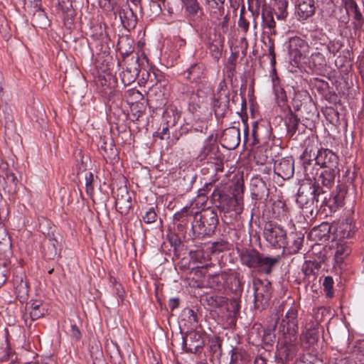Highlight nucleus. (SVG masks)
Wrapping results in <instances>:
<instances>
[{
  "label": "nucleus",
  "instance_id": "37998d69",
  "mask_svg": "<svg viewBox=\"0 0 364 364\" xmlns=\"http://www.w3.org/2000/svg\"><path fill=\"white\" fill-rule=\"evenodd\" d=\"M230 364H245L244 356L237 348L231 350Z\"/></svg>",
  "mask_w": 364,
  "mask_h": 364
},
{
  "label": "nucleus",
  "instance_id": "e433bc0d",
  "mask_svg": "<svg viewBox=\"0 0 364 364\" xmlns=\"http://www.w3.org/2000/svg\"><path fill=\"white\" fill-rule=\"evenodd\" d=\"M320 264L316 262L305 261L301 267V271L305 277H310L315 275V270H318Z\"/></svg>",
  "mask_w": 364,
  "mask_h": 364
},
{
  "label": "nucleus",
  "instance_id": "f257e3e1",
  "mask_svg": "<svg viewBox=\"0 0 364 364\" xmlns=\"http://www.w3.org/2000/svg\"><path fill=\"white\" fill-rule=\"evenodd\" d=\"M218 218L210 209L199 210L197 207H183V238L204 237L214 232Z\"/></svg>",
  "mask_w": 364,
  "mask_h": 364
},
{
  "label": "nucleus",
  "instance_id": "dca6fc26",
  "mask_svg": "<svg viewBox=\"0 0 364 364\" xmlns=\"http://www.w3.org/2000/svg\"><path fill=\"white\" fill-rule=\"evenodd\" d=\"M229 95L226 90H220L213 103V109L216 117H223L229 109Z\"/></svg>",
  "mask_w": 364,
  "mask_h": 364
},
{
  "label": "nucleus",
  "instance_id": "412c9836",
  "mask_svg": "<svg viewBox=\"0 0 364 364\" xmlns=\"http://www.w3.org/2000/svg\"><path fill=\"white\" fill-rule=\"evenodd\" d=\"M331 227L328 223H323L320 225L314 228L311 232V237L314 240L326 242L330 239Z\"/></svg>",
  "mask_w": 364,
  "mask_h": 364
},
{
  "label": "nucleus",
  "instance_id": "4be33fe9",
  "mask_svg": "<svg viewBox=\"0 0 364 364\" xmlns=\"http://www.w3.org/2000/svg\"><path fill=\"white\" fill-rule=\"evenodd\" d=\"M297 12L300 17L307 18L315 12L314 0H298Z\"/></svg>",
  "mask_w": 364,
  "mask_h": 364
},
{
  "label": "nucleus",
  "instance_id": "680f3d73",
  "mask_svg": "<svg viewBox=\"0 0 364 364\" xmlns=\"http://www.w3.org/2000/svg\"><path fill=\"white\" fill-rule=\"evenodd\" d=\"M93 179V176L92 173H89V177L86 176V188L87 191H89L90 190H92V182Z\"/></svg>",
  "mask_w": 364,
  "mask_h": 364
},
{
  "label": "nucleus",
  "instance_id": "ddd939ff",
  "mask_svg": "<svg viewBox=\"0 0 364 364\" xmlns=\"http://www.w3.org/2000/svg\"><path fill=\"white\" fill-rule=\"evenodd\" d=\"M186 334L183 336V350L186 352H190L196 354L202 349L203 341L200 335L195 330L183 331Z\"/></svg>",
  "mask_w": 364,
  "mask_h": 364
},
{
  "label": "nucleus",
  "instance_id": "864d4df0",
  "mask_svg": "<svg viewBox=\"0 0 364 364\" xmlns=\"http://www.w3.org/2000/svg\"><path fill=\"white\" fill-rule=\"evenodd\" d=\"M267 40H268V44H269L268 52H269V55H271V57H272L271 62L274 63L276 55L274 53V40L269 36H267Z\"/></svg>",
  "mask_w": 364,
  "mask_h": 364
},
{
  "label": "nucleus",
  "instance_id": "39448f33",
  "mask_svg": "<svg viewBox=\"0 0 364 364\" xmlns=\"http://www.w3.org/2000/svg\"><path fill=\"white\" fill-rule=\"evenodd\" d=\"M255 308L262 310L266 308L272 297V284L267 280L258 278L253 279Z\"/></svg>",
  "mask_w": 364,
  "mask_h": 364
},
{
  "label": "nucleus",
  "instance_id": "473e14b6",
  "mask_svg": "<svg viewBox=\"0 0 364 364\" xmlns=\"http://www.w3.org/2000/svg\"><path fill=\"white\" fill-rule=\"evenodd\" d=\"M350 247L346 243H337L335 250V259L336 262H342L344 258L350 255Z\"/></svg>",
  "mask_w": 364,
  "mask_h": 364
},
{
  "label": "nucleus",
  "instance_id": "6e6552de",
  "mask_svg": "<svg viewBox=\"0 0 364 364\" xmlns=\"http://www.w3.org/2000/svg\"><path fill=\"white\" fill-rule=\"evenodd\" d=\"M289 54L290 58L296 64L309 59V46L306 42L298 36L292 37L289 41Z\"/></svg>",
  "mask_w": 364,
  "mask_h": 364
},
{
  "label": "nucleus",
  "instance_id": "e2e57ef3",
  "mask_svg": "<svg viewBox=\"0 0 364 364\" xmlns=\"http://www.w3.org/2000/svg\"><path fill=\"white\" fill-rule=\"evenodd\" d=\"M168 129L167 127L163 128L162 131L161 132H157L154 136L159 137L161 139H164L165 136L168 135Z\"/></svg>",
  "mask_w": 364,
  "mask_h": 364
},
{
  "label": "nucleus",
  "instance_id": "58836bf2",
  "mask_svg": "<svg viewBox=\"0 0 364 364\" xmlns=\"http://www.w3.org/2000/svg\"><path fill=\"white\" fill-rule=\"evenodd\" d=\"M0 33L3 38L9 39L11 36V30L6 18L0 14Z\"/></svg>",
  "mask_w": 364,
  "mask_h": 364
},
{
  "label": "nucleus",
  "instance_id": "2f4dec72",
  "mask_svg": "<svg viewBox=\"0 0 364 364\" xmlns=\"http://www.w3.org/2000/svg\"><path fill=\"white\" fill-rule=\"evenodd\" d=\"M299 122V118H298L297 116L291 112L287 116L285 124L287 133L291 137L293 136L298 130Z\"/></svg>",
  "mask_w": 364,
  "mask_h": 364
},
{
  "label": "nucleus",
  "instance_id": "9b49d317",
  "mask_svg": "<svg viewBox=\"0 0 364 364\" xmlns=\"http://www.w3.org/2000/svg\"><path fill=\"white\" fill-rule=\"evenodd\" d=\"M313 156H314L315 165L319 166L321 168L339 169L338 156L330 149H318L316 155L314 153Z\"/></svg>",
  "mask_w": 364,
  "mask_h": 364
},
{
  "label": "nucleus",
  "instance_id": "2eb2a0df",
  "mask_svg": "<svg viewBox=\"0 0 364 364\" xmlns=\"http://www.w3.org/2000/svg\"><path fill=\"white\" fill-rule=\"evenodd\" d=\"M274 173L283 179H289L294 176V162L292 158H283L277 160L274 166Z\"/></svg>",
  "mask_w": 364,
  "mask_h": 364
},
{
  "label": "nucleus",
  "instance_id": "a18cd8bd",
  "mask_svg": "<svg viewBox=\"0 0 364 364\" xmlns=\"http://www.w3.org/2000/svg\"><path fill=\"white\" fill-rule=\"evenodd\" d=\"M333 279L331 277H326L323 279V290L326 293V295L328 297H332L333 292Z\"/></svg>",
  "mask_w": 364,
  "mask_h": 364
},
{
  "label": "nucleus",
  "instance_id": "13d9d810",
  "mask_svg": "<svg viewBox=\"0 0 364 364\" xmlns=\"http://www.w3.org/2000/svg\"><path fill=\"white\" fill-rule=\"evenodd\" d=\"M180 303L181 301L179 298L171 299L168 301V306L171 311H173L175 309L178 308L180 306Z\"/></svg>",
  "mask_w": 364,
  "mask_h": 364
},
{
  "label": "nucleus",
  "instance_id": "6ab92c4d",
  "mask_svg": "<svg viewBox=\"0 0 364 364\" xmlns=\"http://www.w3.org/2000/svg\"><path fill=\"white\" fill-rule=\"evenodd\" d=\"M14 287L16 298L21 301L23 302L28 298V286L27 282L23 280L21 277L16 276L13 279Z\"/></svg>",
  "mask_w": 364,
  "mask_h": 364
},
{
  "label": "nucleus",
  "instance_id": "393cba45",
  "mask_svg": "<svg viewBox=\"0 0 364 364\" xmlns=\"http://www.w3.org/2000/svg\"><path fill=\"white\" fill-rule=\"evenodd\" d=\"M346 193L347 191L344 186H336V192L333 193L331 197L329 198V203L332 205L333 209L342 207L344 205Z\"/></svg>",
  "mask_w": 364,
  "mask_h": 364
},
{
  "label": "nucleus",
  "instance_id": "4c0bfd02",
  "mask_svg": "<svg viewBox=\"0 0 364 364\" xmlns=\"http://www.w3.org/2000/svg\"><path fill=\"white\" fill-rule=\"evenodd\" d=\"M272 86L276 97L282 102L286 101V92L284 88L280 85L279 78L277 76L272 77Z\"/></svg>",
  "mask_w": 364,
  "mask_h": 364
},
{
  "label": "nucleus",
  "instance_id": "de8ad7c7",
  "mask_svg": "<svg viewBox=\"0 0 364 364\" xmlns=\"http://www.w3.org/2000/svg\"><path fill=\"white\" fill-rule=\"evenodd\" d=\"M306 197L304 193H299L296 198V202L301 206L304 211L307 212L309 209H311L312 204H309L311 201L308 200Z\"/></svg>",
  "mask_w": 364,
  "mask_h": 364
},
{
  "label": "nucleus",
  "instance_id": "6e6d98bb",
  "mask_svg": "<svg viewBox=\"0 0 364 364\" xmlns=\"http://www.w3.org/2000/svg\"><path fill=\"white\" fill-rule=\"evenodd\" d=\"M71 336L77 341L80 340L81 338V333L79 328L75 324L72 325L71 326Z\"/></svg>",
  "mask_w": 364,
  "mask_h": 364
},
{
  "label": "nucleus",
  "instance_id": "20e7f679",
  "mask_svg": "<svg viewBox=\"0 0 364 364\" xmlns=\"http://www.w3.org/2000/svg\"><path fill=\"white\" fill-rule=\"evenodd\" d=\"M299 331L298 309L291 306L286 313L279 325V333L284 338H289V342H294Z\"/></svg>",
  "mask_w": 364,
  "mask_h": 364
},
{
  "label": "nucleus",
  "instance_id": "3c124183",
  "mask_svg": "<svg viewBox=\"0 0 364 364\" xmlns=\"http://www.w3.org/2000/svg\"><path fill=\"white\" fill-rule=\"evenodd\" d=\"M206 300L209 305L212 306H218L224 302L225 298L218 296H210L206 298Z\"/></svg>",
  "mask_w": 364,
  "mask_h": 364
},
{
  "label": "nucleus",
  "instance_id": "5701e85b",
  "mask_svg": "<svg viewBox=\"0 0 364 364\" xmlns=\"http://www.w3.org/2000/svg\"><path fill=\"white\" fill-rule=\"evenodd\" d=\"M325 193L326 192L320 186H316V184H314L311 192L312 198L311 203L312 205L316 203V206H318V204L320 203L321 207L326 205L333 209L332 205L329 203V199L328 200L326 196H323Z\"/></svg>",
  "mask_w": 364,
  "mask_h": 364
},
{
  "label": "nucleus",
  "instance_id": "774afa93",
  "mask_svg": "<svg viewBox=\"0 0 364 364\" xmlns=\"http://www.w3.org/2000/svg\"><path fill=\"white\" fill-rule=\"evenodd\" d=\"M255 364H267V362L263 358H257L255 362Z\"/></svg>",
  "mask_w": 364,
  "mask_h": 364
},
{
  "label": "nucleus",
  "instance_id": "bf43d9fd",
  "mask_svg": "<svg viewBox=\"0 0 364 364\" xmlns=\"http://www.w3.org/2000/svg\"><path fill=\"white\" fill-rule=\"evenodd\" d=\"M41 0H24L25 5L31 6L34 9L41 7Z\"/></svg>",
  "mask_w": 364,
  "mask_h": 364
},
{
  "label": "nucleus",
  "instance_id": "ea45409f",
  "mask_svg": "<svg viewBox=\"0 0 364 364\" xmlns=\"http://www.w3.org/2000/svg\"><path fill=\"white\" fill-rule=\"evenodd\" d=\"M237 25L242 29L244 33H247L249 31L250 21L246 17V11L245 6H242L240 12V18Z\"/></svg>",
  "mask_w": 364,
  "mask_h": 364
},
{
  "label": "nucleus",
  "instance_id": "0eeeda50",
  "mask_svg": "<svg viewBox=\"0 0 364 364\" xmlns=\"http://www.w3.org/2000/svg\"><path fill=\"white\" fill-rule=\"evenodd\" d=\"M263 235L265 240L276 247L284 248L288 245L286 230L272 221L264 225Z\"/></svg>",
  "mask_w": 364,
  "mask_h": 364
},
{
  "label": "nucleus",
  "instance_id": "603ef678",
  "mask_svg": "<svg viewBox=\"0 0 364 364\" xmlns=\"http://www.w3.org/2000/svg\"><path fill=\"white\" fill-rule=\"evenodd\" d=\"M227 248V242L225 241L215 242L212 244L213 252H220Z\"/></svg>",
  "mask_w": 364,
  "mask_h": 364
},
{
  "label": "nucleus",
  "instance_id": "09e8293b",
  "mask_svg": "<svg viewBox=\"0 0 364 364\" xmlns=\"http://www.w3.org/2000/svg\"><path fill=\"white\" fill-rule=\"evenodd\" d=\"M121 77L124 85H129L135 81L136 75L132 74L130 70L127 69L122 72Z\"/></svg>",
  "mask_w": 364,
  "mask_h": 364
},
{
  "label": "nucleus",
  "instance_id": "49530a36",
  "mask_svg": "<svg viewBox=\"0 0 364 364\" xmlns=\"http://www.w3.org/2000/svg\"><path fill=\"white\" fill-rule=\"evenodd\" d=\"M187 73V78H189L190 80L193 78V80L195 81L200 77L201 74V68L200 65L194 64L191 65L189 69H188Z\"/></svg>",
  "mask_w": 364,
  "mask_h": 364
},
{
  "label": "nucleus",
  "instance_id": "7c9ffc66",
  "mask_svg": "<svg viewBox=\"0 0 364 364\" xmlns=\"http://www.w3.org/2000/svg\"><path fill=\"white\" fill-rule=\"evenodd\" d=\"M119 16L123 23H127L128 26L135 27L137 23V16L129 6L120 11Z\"/></svg>",
  "mask_w": 364,
  "mask_h": 364
},
{
  "label": "nucleus",
  "instance_id": "c756f323",
  "mask_svg": "<svg viewBox=\"0 0 364 364\" xmlns=\"http://www.w3.org/2000/svg\"><path fill=\"white\" fill-rule=\"evenodd\" d=\"M47 309L40 301H33L30 304V317L34 321L46 315Z\"/></svg>",
  "mask_w": 364,
  "mask_h": 364
},
{
  "label": "nucleus",
  "instance_id": "c85d7f7f",
  "mask_svg": "<svg viewBox=\"0 0 364 364\" xmlns=\"http://www.w3.org/2000/svg\"><path fill=\"white\" fill-rule=\"evenodd\" d=\"M262 18L263 21V25L264 29H268L269 35H275L276 34V22L274 19V15L272 10H262Z\"/></svg>",
  "mask_w": 364,
  "mask_h": 364
},
{
  "label": "nucleus",
  "instance_id": "4468645a",
  "mask_svg": "<svg viewBox=\"0 0 364 364\" xmlns=\"http://www.w3.org/2000/svg\"><path fill=\"white\" fill-rule=\"evenodd\" d=\"M240 142V132L239 128L231 127L225 129L221 136L222 145L229 149H235Z\"/></svg>",
  "mask_w": 364,
  "mask_h": 364
},
{
  "label": "nucleus",
  "instance_id": "f03ea898",
  "mask_svg": "<svg viewBox=\"0 0 364 364\" xmlns=\"http://www.w3.org/2000/svg\"><path fill=\"white\" fill-rule=\"evenodd\" d=\"M210 199L221 212L224 213L240 214L243 210V184L237 183L235 188L230 194L229 187L223 183L216 185L214 181L205 183L202 191L210 192Z\"/></svg>",
  "mask_w": 364,
  "mask_h": 364
},
{
  "label": "nucleus",
  "instance_id": "a211bd4d",
  "mask_svg": "<svg viewBox=\"0 0 364 364\" xmlns=\"http://www.w3.org/2000/svg\"><path fill=\"white\" fill-rule=\"evenodd\" d=\"M311 149H309V148H306L304 151L303 154L300 156V160L301 161L305 177L308 180H311V178H314V176L317 174L315 172L316 169L313 166V161L314 159H311Z\"/></svg>",
  "mask_w": 364,
  "mask_h": 364
},
{
  "label": "nucleus",
  "instance_id": "0e129e2a",
  "mask_svg": "<svg viewBox=\"0 0 364 364\" xmlns=\"http://www.w3.org/2000/svg\"><path fill=\"white\" fill-rule=\"evenodd\" d=\"M4 271L5 267H0V286L3 285L6 281V276Z\"/></svg>",
  "mask_w": 364,
  "mask_h": 364
},
{
  "label": "nucleus",
  "instance_id": "423d86ee",
  "mask_svg": "<svg viewBox=\"0 0 364 364\" xmlns=\"http://www.w3.org/2000/svg\"><path fill=\"white\" fill-rule=\"evenodd\" d=\"M182 218V213L178 212L173 215V225L170 226V228L173 230L168 235L169 242L171 247H173V255L178 259V262L176 263V266L178 269H182V264L181 260V255L182 253V245L181 240V234L182 231V225L181 219Z\"/></svg>",
  "mask_w": 364,
  "mask_h": 364
},
{
  "label": "nucleus",
  "instance_id": "338daca9",
  "mask_svg": "<svg viewBox=\"0 0 364 364\" xmlns=\"http://www.w3.org/2000/svg\"><path fill=\"white\" fill-rule=\"evenodd\" d=\"M7 178L8 180H11L14 183H16L17 182V178L13 173L7 175Z\"/></svg>",
  "mask_w": 364,
  "mask_h": 364
},
{
  "label": "nucleus",
  "instance_id": "f704fd0d",
  "mask_svg": "<svg viewBox=\"0 0 364 364\" xmlns=\"http://www.w3.org/2000/svg\"><path fill=\"white\" fill-rule=\"evenodd\" d=\"M287 0H275V14L278 20H285L287 15Z\"/></svg>",
  "mask_w": 364,
  "mask_h": 364
},
{
  "label": "nucleus",
  "instance_id": "f8f14e48",
  "mask_svg": "<svg viewBox=\"0 0 364 364\" xmlns=\"http://www.w3.org/2000/svg\"><path fill=\"white\" fill-rule=\"evenodd\" d=\"M115 198V206L117 210L123 215L129 213L132 207V197L127 186H120L116 191H113Z\"/></svg>",
  "mask_w": 364,
  "mask_h": 364
},
{
  "label": "nucleus",
  "instance_id": "c9c22d12",
  "mask_svg": "<svg viewBox=\"0 0 364 364\" xmlns=\"http://www.w3.org/2000/svg\"><path fill=\"white\" fill-rule=\"evenodd\" d=\"M354 234L351 224L341 223L336 229V235L340 239L350 238Z\"/></svg>",
  "mask_w": 364,
  "mask_h": 364
},
{
  "label": "nucleus",
  "instance_id": "9d476101",
  "mask_svg": "<svg viewBox=\"0 0 364 364\" xmlns=\"http://www.w3.org/2000/svg\"><path fill=\"white\" fill-rule=\"evenodd\" d=\"M183 7L186 10V18L188 23L196 28L203 20V9L198 0H183Z\"/></svg>",
  "mask_w": 364,
  "mask_h": 364
},
{
  "label": "nucleus",
  "instance_id": "aec40b11",
  "mask_svg": "<svg viewBox=\"0 0 364 364\" xmlns=\"http://www.w3.org/2000/svg\"><path fill=\"white\" fill-rule=\"evenodd\" d=\"M60 242L55 238H48L43 243V254L46 259H54L60 255Z\"/></svg>",
  "mask_w": 364,
  "mask_h": 364
},
{
  "label": "nucleus",
  "instance_id": "a19ab883",
  "mask_svg": "<svg viewBox=\"0 0 364 364\" xmlns=\"http://www.w3.org/2000/svg\"><path fill=\"white\" fill-rule=\"evenodd\" d=\"M196 174L193 173L192 168H188L186 174L183 176V189L188 191L191 188L195 182Z\"/></svg>",
  "mask_w": 364,
  "mask_h": 364
},
{
  "label": "nucleus",
  "instance_id": "c03bdc74",
  "mask_svg": "<svg viewBox=\"0 0 364 364\" xmlns=\"http://www.w3.org/2000/svg\"><path fill=\"white\" fill-rule=\"evenodd\" d=\"M158 216L155 211L154 208H150L149 210H146L144 213L141 215V220L144 223L146 224H151L154 223Z\"/></svg>",
  "mask_w": 364,
  "mask_h": 364
},
{
  "label": "nucleus",
  "instance_id": "79ce46f5",
  "mask_svg": "<svg viewBox=\"0 0 364 364\" xmlns=\"http://www.w3.org/2000/svg\"><path fill=\"white\" fill-rule=\"evenodd\" d=\"M311 63L316 68H322L326 65V58L322 53L315 52L311 55Z\"/></svg>",
  "mask_w": 364,
  "mask_h": 364
},
{
  "label": "nucleus",
  "instance_id": "f3484780",
  "mask_svg": "<svg viewBox=\"0 0 364 364\" xmlns=\"http://www.w3.org/2000/svg\"><path fill=\"white\" fill-rule=\"evenodd\" d=\"M340 173V169H329L325 168L323 169L318 178H316V175L314 176L315 184L316 186H322L331 188L334 184L335 178L336 175H338Z\"/></svg>",
  "mask_w": 364,
  "mask_h": 364
},
{
  "label": "nucleus",
  "instance_id": "1a4fd4ad",
  "mask_svg": "<svg viewBox=\"0 0 364 364\" xmlns=\"http://www.w3.org/2000/svg\"><path fill=\"white\" fill-rule=\"evenodd\" d=\"M344 6L347 14L353 16V30L355 36L360 37L364 24V16L355 0H344Z\"/></svg>",
  "mask_w": 364,
  "mask_h": 364
},
{
  "label": "nucleus",
  "instance_id": "69168bd1",
  "mask_svg": "<svg viewBox=\"0 0 364 364\" xmlns=\"http://www.w3.org/2000/svg\"><path fill=\"white\" fill-rule=\"evenodd\" d=\"M125 364H137L136 358L134 354H129Z\"/></svg>",
  "mask_w": 364,
  "mask_h": 364
},
{
  "label": "nucleus",
  "instance_id": "72a5a7b5",
  "mask_svg": "<svg viewBox=\"0 0 364 364\" xmlns=\"http://www.w3.org/2000/svg\"><path fill=\"white\" fill-rule=\"evenodd\" d=\"M187 318L186 320L185 326H188V331L195 330L198 326V318L196 313L191 309H183V316Z\"/></svg>",
  "mask_w": 364,
  "mask_h": 364
},
{
  "label": "nucleus",
  "instance_id": "cd10ccee",
  "mask_svg": "<svg viewBox=\"0 0 364 364\" xmlns=\"http://www.w3.org/2000/svg\"><path fill=\"white\" fill-rule=\"evenodd\" d=\"M31 22L33 26L41 28H46L49 26V20L45 11L41 7L34 9Z\"/></svg>",
  "mask_w": 364,
  "mask_h": 364
},
{
  "label": "nucleus",
  "instance_id": "4d7b16f0",
  "mask_svg": "<svg viewBox=\"0 0 364 364\" xmlns=\"http://www.w3.org/2000/svg\"><path fill=\"white\" fill-rule=\"evenodd\" d=\"M151 7L156 14H160L162 11L161 5L159 3L158 0H151Z\"/></svg>",
  "mask_w": 364,
  "mask_h": 364
},
{
  "label": "nucleus",
  "instance_id": "b1692460",
  "mask_svg": "<svg viewBox=\"0 0 364 364\" xmlns=\"http://www.w3.org/2000/svg\"><path fill=\"white\" fill-rule=\"evenodd\" d=\"M304 242V235L301 232H292L287 237L288 245H286L290 253H297L300 250Z\"/></svg>",
  "mask_w": 364,
  "mask_h": 364
},
{
  "label": "nucleus",
  "instance_id": "5fc2aeb1",
  "mask_svg": "<svg viewBox=\"0 0 364 364\" xmlns=\"http://www.w3.org/2000/svg\"><path fill=\"white\" fill-rule=\"evenodd\" d=\"M230 305L231 308V311H233L235 314L239 312L240 311V304L239 301L236 298H233L230 301Z\"/></svg>",
  "mask_w": 364,
  "mask_h": 364
},
{
  "label": "nucleus",
  "instance_id": "bb28decb",
  "mask_svg": "<svg viewBox=\"0 0 364 364\" xmlns=\"http://www.w3.org/2000/svg\"><path fill=\"white\" fill-rule=\"evenodd\" d=\"M284 346L282 348L281 355L285 362L292 360L297 353V347L294 343L289 342V338H284Z\"/></svg>",
  "mask_w": 364,
  "mask_h": 364
},
{
  "label": "nucleus",
  "instance_id": "8fccbe9b",
  "mask_svg": "<svg viewBox=\"0 0 364 364\" xmlns=\"http://www.w3.org/2000/svg\"><path fill=\"white\" fill-rule=\"evenodd\" d=\"M208 283L211 288L219 287L221 285L220 274L209 275L208 277Z\"/></svg>",
  "mask_w": 364,
  "mask_h": 364
},
{
  "label": "nucleus",
  "instance_id": "a878e982",
  "mask_svg": "<svg viewBox=\"0 0 364 364\" xmlns=\"http://www.w3.org/2000/svg\"><path fill=\"white\" fill-rule=\"evenodd\" d=\"M252 196L255 200H262L268 196V188L264 181L256 179L252 183Z\"/></svg>",
  "mask_w": 364,
  "mask_h": 364
},
{
  "label": "nucleus",
  "instance_id": "7ed1b4c3",
  "mask_svg": "<svg viewBox=\"0 0 364 364\" xmlns=\"http://www.w3.org/2000/svg\"><path fill=\"white\" fill-rule=\"evenodd\" d=\"M240 261L243 265L259 274L269 275L274 267L280 260L279 256L271 257L259 253L254 249L243 250L240 255Z\"/></svg>",
  "mask_w": 364,
  "mask_h": 364
},
{
  "label": "nucleus",
  "instance_id": "052dcab7",
  "mask_svg": "<svg viewBox=\"0 0 364 364\" xmlns=\"http://www.w3.org/2000/svg\"><path fill=\"white\" fill-rule=\"evenodd\" d=\"M210 50H211L212 56L215 59L218 60L220 58V56H221V51H220V50L216 46H212Z\"/></svg>",
  "mask_w": 364,
  "mask_h": 364
}]
</instances>
